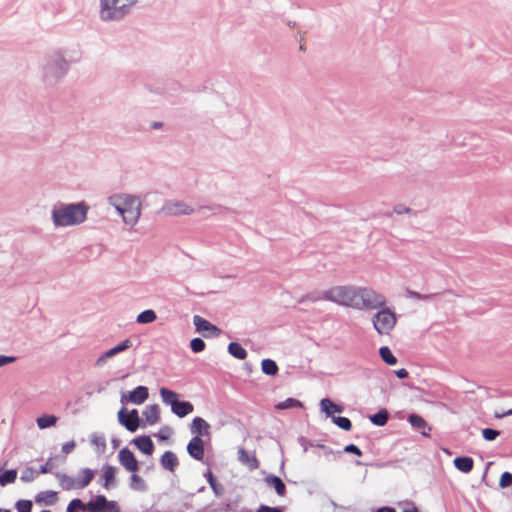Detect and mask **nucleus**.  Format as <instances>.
Returning <instances> with one entry per match:
<instances>
[{
  "label": "nucleus",
  "instance_id": "f03ea898",
  "mask_svg": "<svg viewBox=\"0 0 512 512\" xmlns=\"http://www.w3.org/2000/svg\"><path fill=\"white\" fill-rule=\"evenodd\" d=\"M109 203L122 216L127 225H135L141 215V202L138 198L128 194H118L109 197Z\"/></svg>",
  "mask_w": 512,
  "mask_h": 512
},
{
  "label": "nucleus",
  "instance_id": "79ce46f5",
  "mask_svg": "<svg viewBox=\"0 0 512 512\" xmlns=\"http://www.w3.org/2000/svg\"><path fill=\"white\" fill-rule=\"evenodd\" d=\"M15 508L17 512H31L32 502L29 500H19L17 501Z\"/></svg>",
  "mask_w": 512,
  "mask_h": 512
},
{
  "label": "nucleus",
  "instance_id": "72a5a7b5",
  "mask_svg": "<svg viewBox=\"0 0 512 512\" xmlns=\"http://www.w3.org/2000/svg\"><path fill=\"white\" fill-rule=\"evenodd\" d=\"M374 328L380 335H390L395 322H373Z\"/></svg>",
  "mask_w": 512,
  "mask_h": 512
},
{
  "label": "nucleus",
  "instance_id": "b1692460",
  "mask_svg": "<svg viewBox=\"0 0 512 512\" xmlns=\"http://www.w3.org/2000/svg\"><path fill=\"white\" fill-rule=\"evenodd\" d=\"M473 464V459L470 457H457L454 459L455 467L463 473H469L473 469Z\"/></svg>",
  "mask_w": 512,
  "mask_h": 512
},
{
  "label": "nucleus",
  "instance_id": "cd10ccee",
  "mask_svg": "<svg viewBox=\"0 0 512 512\" xmlns=\"http://www.w3.org/2000/svg\"><path fill=\"white\" fill-rule=\"evenodd\" d=\"M57 479L60 482V485L65 490H71V489H78L76 487V480L75 477H70L66 474L57 473L56 474Z\"/></svg>",
  "mask_w": 512,
  "mask_h": 512
},
{
  "label": "nucleus",
  "instance_id": "f704fd0d",
  "mask_svg": "<svg viewBox=\"0 0 512 512\" xmlns=\"http://www.w3.org/2000/svg\"><path fill=\"white\" fill-rule=\"evenodd\" d=\"M275 407L278 410L300 408V407H302V403L299 400H297V399L287 398L286 400L276 404Z\"/></svg>",
  "mask_w": 512,
  "mask_h": 512
},
{
  "label": "nucleus",
  "instance_id": "69168bd1",
  "mask_svg": "<svg viewBox=\"0 0 512 512\" xmlns=\"http://www.w3.org/2000/svg\"><path fill=\"white\" fill-rule=\"evenodd\" d=\"M0 512H11V511L8 509H0Z\"/></svg>",
  "mask_w": 512,
  "mask_h": 512
},
{
  "label": "nucleus",
  "instance_id": "de8ad7c7",
  "mask_svg": "<svg viewBox=\"0 0 512 512\" xmlns=\"http://www.w3.org/2000/svg\"><path fill=\"white\" fill-rule=\"evenodd\" d=\"M155 319H156V313L153 310L148 309V310H145L142 313H140L137 316L136 320H155Z\"/></svg>",
  "mask_w": 512,
  "mask_h": 512
},
{
  "label": "nucleus",
  "instance_id": "680f3d73",
  "mask_svg": "<svg viewBox=\"0 0 512 512\" xmlns=\"http://www.w3.org/2000/svg\"><path fill=\"white\" fill-rule=\"evenodd\" d=\"M160 126H161V124H160V123H157V122L153 123V128H158V127H160Z\"/></svg>",
  "mask_w": 512,
  "mask_h": 512
},
{
  "label": "nucleus",
  "instance_id": "c85d7f7f",
  "mask_svg": "<svg viewBox=\"0 0 512 512\" xmlns=\"http://www.w3.org/2000/svg\"><path fill=\"white\" fill-rule=\"evenodd\" d=\"M160 396L162 401L171 407L178 401V394L167 388L160 389Z\"/></svg>",
  "mask_w": 512,
  "mask_h": 512
},
{
  "label": "nucleus",
  "instance_id": "6e6d98bb",
  "mask_svg": "<svg viewBox=\"0 0 512 512\" xmlns=\"http://www.w3.org/2000/svg\"><path fill=\"white\" fill-rule=\"evenodd\" d=\"M403 512H419V510L413 503H407L403 508Z\"/></svg>",
  "mask_w": 512,
  "mask_h": 512
},
{
  "label": "nucleus",
  "instance_id": "c9c22d12",
  "mask_svg": "<svg viewBox=\"0 0 512 512\" xmlns=\"http://www.w3.org/2000/svg\"><path fill=\"white\" fill-rule=\"evenodd\" d=\"M379 354L386 364L395 365L397 363L396 357L393 355V353L388 347H381L379 350Z\"/></svg>",
  "mask_w": 512,
  "mask_h": 512
},
{
  "label": "nucleus",
  "instance_id": "a19ab883",
  "mask_svg": "<svg viewBox=\"0 0 512 512\" xmlns=\"http://www.w3.org/2000/svg\"><path fill=\"white\" fill-rule=\"evenodd\" d=\"M85 512L84 502L80 499H73L67 506L66 512Z\"/></svg>",
  "mask_w": 512,
  "mask_h": 512
},
{
  "label": "nucleus",
  "instance_id": "7c9ffc66",
  "mask_svg": "<svg viewBox=\"0 0 512 512\" xmlns=\"http://www.w3.org/2000/svg\"><path fill=\"white\" fill-rule=\"evenodd\" d=\"M261 370L266 375L274 376L278 372V366L275 361L271 359H264L261 362Z\"/></svg>",
  "mask_w": 512,
  "mask_h": 512
},
{
  "label": "nucleus",
  "instance_id": "7ed1b4c3",
  "mask_svg": "<svg viewBox=\"0 0 512 512\" xmlns=\"http://www.w3.org/2000/svg\"><path fill=\"white\" fill-rule=\"evenodd\" d=\"M89 207L81 202L78 204L60 205L52 212L53 222L56 226H73L86 220Z\"/></svg>",
  "mask_w": 512,
  "mask_h": 512
},
{
  "label": "nucleus",
  "instance_id": "dca6fc26",
  "mask_svg": "<svg viewBox=\"0 0 512 512\" xmlns=\"http://www.w3.org/2000/svg\"><path fill=\"white\" fill-rule=\"evenodd\" d=\"M134 445L144 454L151 455L154 450V445L150 437L140 436L133 440Z\"/></svg>",
  "mask_w": 512,
  "mask_h": 512
},
{
  "label": "nucleus",
  "instance_id": "338daca9",
  "mask_svg": "<svg viewBox=\"0 0 512 512\" xmlns=\"http://www.w3.org/2000/svg\"><path fill=\"white\" fill-rule=\"evenodd\" d=\"M41 512H51V511H49V510H44V511H41Z\"/></svg>",
  "mask_w": 512,
  "mask_h": 512
},
{
  "label": "nucleus",
  "instance_id": "a18cd8bd",
  "mask_svg": "<svg viewBox=\"0 0 512 512\" xmlns=\"http://www.w3.org/2000/svg\"><path fill=\"white\" fill-rule=\"evenodd\" d=\"M499 485L501 488H506V487L512 485V474L509 472H504L501 475Z\"/></svg>",
  "mask_w": 512,
  "mask_h": 512
},
{
  "label": "nucleus",
  "instance_id": "393cba45",
  "mask_svg": "<svg viewBox=\"0 0 512 512\" xmlns=\"http://www.w3.org/2000/svg\"><path fill=\"white\" fill-rule=\"evenodd\" d=\"M57 500V493L54 491H43L37 494L35 501L38 504L53 505Z\"/></svg>",
  "mask_w": 512,
  "mask_h": 512
},
{
  "label": "nucleus",
  "instance_id": "f8f14e48",
  "mask_svg": "<svg viewBox=\"0 0 512 512\" xmlns=\"http://www.w3.org/2000/svg\"><path fill=\"white\" fill-rule=\"evenodd\" d=\"M95 477V472L94 470L90 469V468H83L81 469L77 476H75V480H76V487L78 489H83L85 487H87L91 481L94 479Z\"/></svg>",
  "mask_w": 512,
  "mask_h": 512
},
{
  "label": "nucleus",
  "instance_id": "603ef678",
  "mask_svg": "<svg viewBox=\"0 0 512 512\" xmlns=\"http://www.w3.org/2000/svg\"><path fill=\"white\" fill-rule=\"evenodd\" d=\"M257 512H283V509L280 507H270L266 505H260Z\"/></svg>",
  "mask_w": 512,
  "mask_h": 512
},
{
  "label": "nucleus",
  "instance_id": "58836bf2",
  "mask_svg": "<svg viewBox=\"0 0 512 512\" xmlns=\"http://www.w3.org/2000/svg\"><path fill=\"white\" fill-rule=\"evenodd\" d=\"M332 422L345 431H349L352 427L351 421L346 417H332Z\"/></svg>",
  "mask_w": 512,
  "mask_h": 512
},
{
  "label": "nucleus",
  "instance_id": "4d7b16f0",
  "mask_svg": "<svg viewBox=\"0 0 512 512\" xmlns=\"http://www.w3.org/2000/svg\"><path fill=\"white\" fill-rule=\"evenodd\" d=\"M395 374L398 378H401V379L408 377V371L403 368L395 371Z\"/></svg>",
  "mask_w": 512,
  "mask_h": 512
},
{
  "label": "nucleus",
  "instance_id": "ddd939ff",
  "mask_svg": "<svg viewBox=\"0 0 512 512\" xmlns=\"http://www.w3.org/2000/svg\"><path fill=\"white\" fill-rule=\"evenodd\" d=\"M196 331L203 337L210 338L216 337L220 333V329L213 325L211 322H195Z\"/></svg>",
  "mask_w": 512,
  "mask_h": 512
},
{
  "label": "nucleus",
  "instance_id": "8fccbe9b",
  "mask_svg": "<svg viewBox=\"0 0 512 512\" xmlns=\"http://www.w3.org/2000/svg\"><path fill=\"white\" fill-rule=\"evenodd\" d=\"M75 447H76L75 441H73V440L69 441L62 445V452L65 454H69L75 449Z\"/></svg>",
  "mask_w": 512,
  "mask_h": 512
},
{
  "label": "nucleus",
  "instance_id": "f3484780",
  "mask_svg": "<svg viewBox=\"0 0 512 512\" xmlns=\"http://www.w3.org/2000/svg\"><path fill=\"white\" fill-rule=\"evenodd\" d=\"M160 464L163 468L169 470L170 472H174L179 463L176 455L173 452L166 451L161 456Z\"/></svg>",
  "mask_w": 512,
  "mask_h": 512
},
{
  "label": "nucleus",
  "instance_id": "412c9836",
  "mask_svg": "<svg viewBox=\"0 0 512 512\" xmlns=\"http://www.w3.org/2000/svg\"><path fill=\"white\" fill-rule=\"evenodd\" d=\"M58 422V417L52 414H43L36 418V424L39 429L44 430L54 427Z\"/></svg>",
  "mask_w": 512,
  "mask_h": 512
},
{
  "label": "nucleus",
  "instance_id": "6e6552de",
  "mask_svg": "<svg viewBox=\"0 0 512 512\" xmlns=\"http://www.w3.org/2000/svg\"><path fill=\"white\" fill-rule=\"evenodd\" d=\"M149 396L148 388L145 386H138L134 390L122 393L121 402H130L132 404L141 405Z\"/></svg>",
  "mask_w": 512,
  "mask_h": 512
},
{
  "label": "nucleus",
  "instance_id": "5fc2aeb1",
  "mask_svg": "<svg viewBox=\"0 0 512 512\" xmlns=\"http://www.w3.org/2000/svg\"><path fill=\"white\" fill-rule=\"evenodd\" d=\"M16 360L13 356H4L0 355V367L6 366L10 363H13Z\"/></svg>",
  "mask_w": 512,
  "mask_h": 512
},
{
  "label": "nucleus",
  "instance_id": "4be33fe9",
  "mask_svg": "<svg viewBox=\"0 0 512 512\" xmlns=\"http://www.w3.org/2000/svg\"><path fill=\"white\" fill-rule=\"evenodd\" d=\"M171 410L178 417H185L193 411V405L187 401H177L172 407Z\"/></svg>",
  "mask_w": 512,
  "mask_h": 512
},
{
  "label": "nucleus",
  "instance_id": "e2e57ef3",
  "mask_svg": "<svg viewBox=\"0 0 512 512\" xmlns=\"http://www.w3.org/2000/svg\"><path fill=\"white\" fill-rule=\"evenodd\" d=\"M395 211H396L397 213H402V211H403V208H400V209H396Z\"/></svg>",
  "mask_w": 512,
  "mask_h": 512
},
{
  "label": "nucleus",
  "instance_id": "13d9d810",
  "mask_svg": "<svg viewBox=\"0 0 512 512\" xmlns=\"http://www.w3.org/2000/svg\"><path fill=\"white\" fill-rule=\"evenodd\" d=\"M506 416H512V408L506 412H503V413H496L495 414V417L496 418H503V417H506Z\"/></svg>",
  "mask_w": 512,
  "mask_h": 512
},
{
  "label": "nucleus",
  "instance_id": "9d476101",
  "mask_svg": "<svg viewBox=\"0 0 512 512\" xmlns=\"http://www.w3.org/2000/svg\"><path fill=\"white\" fill-rule=\"evenodd\" d=\"M187 451L196 460L204 457V442L199 436L193 437L187 445Z\"/></svg>",
  "mask_w": 512,
  "mask_h": 512
},
{
  "label": "nucleus",
  "instance_id": "0e129e2a",
  "mask_svg": "<svg viewBox=\"0 0 512 512\" xmlns=\"http://www.w3.org/2000/svg\"><path fill=\"white\" fill-rule=\"evenodd\" d=\"M395 211H396L397 213H402V211H403V208H400V209H396Z\"/></svg>",
  "mask_w": 512,
  "mask_h": 512
},
{
  "label": "nucleus",
  "instance_id": "37998d69",
  "mask_svg": "<svg viewBox=\"0 0 512 512\" xmlns=\"http://www.w3.org/2000/svg\"><path fill=\"white\" fill-rule=\"evenodd\" d=\"M190 347L193 352L199 353L205 349V342L201 338H194L190 342Z\"/></svg>",
  "mask_w": 512,
  "mask_h": 512
},
{
  "label": "nucleus",
  "instance_id": "2eb2a0df",
  "mask_svg": "<svg viewBox=\"0 0 512 512\" xmlns=\"http://www.w3.org/2000/svg\"><path fill=\"white\" fill-rule=\"evenodd\" d=\"M143 417L147 424L154 425L160 419V409L156 404L148 405L143 411Z\"/></svg>",
  "mask_w": 512,
  "mask_h": 512
},
{
  "label": "nucleus",
  "instance_id": "423d86ee",
  "mask_svg": "<svg viewBox=\"0 0 512 512\" xmlns=\"http://www.w3.org/2000/svg\"><path fill=\"white\" fill-rule=\"evenodd\" d=\"M131 346L132 342L129 339L120 342L116 346L110 348L109 350L99 355L95 360V366L98 368L104 367L107 364L108 360L112 359L121 352L129 349Z\"/></svg>",
  "mask_w": 512,
  "mask_h": 512
},
{
  "label": "nucleus",
  "instance_id": "ea45409f",
  "mask_svg": "<svg viewBox=\"0 0 512 512\" xmlns=\"http://www.w3.org/2000/svg\"><path fill=\"white\" fill-rule=\"evenodd\" d=\"M38 476L37 471L32 467H27L23 470L21 474V480L23 482H32Z\"/></svg>",
  "mask_w": 512,
  "mask_h": 512
},
{
  "label": "nucleus",
  "instance_id": "9b49d317",
  "mask_svg": "<svg viewBox=\"0 0 512 512\" xmlns=\"http://www.w3.org/2000/svg\"><path fill=\"white\" fill-rule=\"evenodd\" d=\"M101 472L104 488L110 489L116 482L117 468L106 464L102 466Z\"/></svg>",
  "mask_w": 512,
  "mask_h": 512
},
{
  "label": "nucleus",
  "instance_id": "2f4dec72",
  "mask_svg": "<svg viewBox=\"0 0 512 512\" xmlns=\"http://www.w3.org/2000/svg\"><path fill=\"white\" fill-rule=\"evenodd\" d=\"M228 351L233 357L239 360H243L247 356L246 350L236 342H232L229 344Z\"/></svg>",
  "mask_w": 512,
  "mask_h": 512
},
{
  "label": "nucleus",
  "instance_id": "bb28decb",
  "mask_svg": "<svg viewBox=\"0 0 512 512\" xmlns=\"http://www.w3.org/2000/svg\"><path fill=\"white\" fill-rule=\"evenodd\" d=\"M129 487L132 490L144 492L147 490V484L145 480L135 473H132L130 477Z\"/></svg>",
  "mask_w": 512,
  "mask_h": 512
},
{
  "label": "nucleus",
  "instance_id": "864d4df0",
  "mask_svg": "<svg viewBox=\"0 0 512 512\" xmlns=\"http://www.w3.org/2000/svg\"><path fill=\"white\" fill-rule=\"evenodd\" d=\"M407 295L410 298L418 299V300H427L430 298V295H421L418 292H414L411 290H407Z\"/></svg>",
  "mask_w": 512,
  "mask_h": 512
},
{
  "label": "nucleus",
  "instance_id": "052dcab7",
  "mask_svg": "<svg viewBox=\"0 0 512 512\" xmlns=\"http://www.w3.org/2000/svg\"><path fill=\"white\" fill-rule=\"evenodd\" d=\"M193 320L198 321V320H204V319L202 317L196 315V316H194Z\"/></svg>",
  "mask_w": 512,
  "mask_h": 512
},
{
  "label": "nucleus",
  "instance_id": "49530a36",
  "mask_svg": "<svg viewBox=\"0 0 512 512\" xmlns=\"http://www.w3.org/2000/svg\"><path fill=\"white\" fill-rule=\"evenodd\" d=\"M172 433H173V431L170 427L164 426V427H161V429L157 433V437L160 440L164 441V440H167L172 435Z\"/></svg>",
  "mask_w": 512,
  "mask_h": 512
},
{
  "label": "nucleus",
  "instance_id": "e433bc0d",
  "mask_svg": "<svg viewBox=\"0 0 512 512\" xmlns=\"http://www.w3.org/2000/svg\"><path fill=\"white\" fill-rule=\"evenodd\" d=\"M388 420V413L386 410H381L378 413L370 416V421L377 425V426H383L387 423Z\"/></svg>",
  "mask_w": 512,
  "mask_h": 512
},
{
  "label": "nucleus",
  "instance_id": "4468645a",
  "mask_svg": "<svg viewBox=\"0 0 512 512\" xmlns=\"http://www.w3.org/2000/svg\"><path fill=\"white\" fill-rule=\"evenodd\" d=\"M320 410L323 412L327 417H335V413H342L343 407L334 403L328 398H324L320 401Z\"/></svg>",
  "mask_w": 512,
  "mask_h": 512
},
{
  "label": "nucleus",
  "instance_id": "a211bd4d",
  "mask_svg": "<svg viewBox=\"0 0 512 512\" xmlns=\"http://www.w3.org/2000/svg\"><path fill=\"white\" fill-rule=\"evenodd\" d=\"M210 425L200 417H195L192 421L191 431L196 434V436L200 435H208L209 434Z\"/></svg>",
  "mask_w": 512,
  "mask_h": 512
},
{
  "label": "nucleus",
  "instance_id": "5701e85b",
  "mask_svg": "<svg viewBox=\"0 0 512 512\" xmlns=\"http://www.w3.org/2000/svg\"><path fill=\"white\" fill-rule=\"evenodd\" d=\"M90 442L93 445L97 454H102L106 450V439L100 433H93L90 435Z\"/></svg>",
  "mask_w": 512,
  "mask_h": 512
},
{
  "label": "nucleus",
  "instance_id": "c756f323",
  "mask_svg": "<svg viewBox=\"0 0 512 512\" xmlns=\"http://www.w3.org/2000/svg\"><path fill=\"white\" fill-rule=\"evenodd\" d=\"M409 423L414 427V428H417V429H421L422 430V435L424 436H428L429 433L425 431V429L427 428V422L419 415H416V414H412L409 416Z\"/></svg>",
  "mask_w": 512,
  "mask_h": 512
},
{
  "label": "nucleus",
  "instance_id": "6ab92c4d",
  "mask_svg": "<svg viewBox=\"0 0 512 512\" xmlns=\"http://www.w3.org/2000/svg\"><path fill=\"white\" fill-rule=\"evenodd\" d=\"M265 482L268 486L272 487L279 496H284L286 493V486L284 482L277 476L268 475L265 478Z\"/></svg>",
  "mask_w": 512,
  "mask_h": 512
},
{
  "label": "nucleus",
  "instance_id": "473e14b6",
  "mask_svg": "<svg viewBox=\"0 0 512 512\" xmlns=\"http://www.w3.org/2000/svg\"><path fill=\"white\" fill-rule=\"evenodd\" d=\"M17 479V471L16 470H6L0 473V486L5 487L8 484H12Z\"/></svg>",
  "mask_w": 512,
  "mask_h": 512
},
{
  "label": "nucleus",
  "instance_id": "4c0bfd02",
  "mask_svg": "<svg viewBox=\"0 0 512 512\" xmlns=\"http://www.w3.org/2000/svg\"><path fill=\"white\" fill-rule=\"evenodd\" d=\"M206 478L213 490V492L217 495V496H220L223 494V491H224V488L222 485L218 484L215 479H214V476L213 474L209 471L207 474H206Z\"/></svg>",
  "mask_w": 512,
  "mask_h": 512
},
{
  "label": "nucleus",
  "instance_id": "c03bdc74",
  "mask_svg": "<svg viewBox=\"0 0 512 512\" xmlns=\"http://www.w3.org/2000/svg\"><path fill=\"white\" fill-rule=\"evenodd\" d=\"M500 435L498 430L485 428L482 430V436L486 441H493Z\"/></svg>",
  "mask_w": 512,
  "mask_h": 512
},
{
  "label": "nucleus",
  "instance_id": "bf43d9fd",
  "mask_svg": "<svg viewBox=\"0 0 512 512\" xmlns=\"http://www.w3.org/2000/svg\"><path fill=\"white\" fill-rule=\"evenodd\" d=\"M376 512H395V510L389 507H382L378 509Z\"/></svg>",
  "mask_w": 512,
  "mask_h": 512
},
{
  "label": "nucleus",
  "instance_id": "f257e3e1",
  "mask_svg": "<svg viewBox=\"0 0 512 512\" xmlns=\"http://www.w3.org/2000/svg\"><path fill=\"white\" fill-rule=\"evenodd\" d=\"M325 298L339 305L357 310L380 309L374 320H396L395 313L385 307L384 295L368 287L335 286L325 292Z\"/></svg>",
  "mask_w": 512,
  "mask_h": 512
},
{
  "label": "nucleus",
  "instance_id": "20e7f679",
  "mask_svg": "<svg viewBox=\"0 0 512 512\" xmlns=\"http://www.w3.org/2000/svg\"><path fill=\"white\" fill-rule=\"evenodd\" d=\"M136 0H101L100 17L104 21L118 20L127 14Z\"/></svg>",
  "mask_w": 512,
  "mask_h": 512
},
{
  "label": "nucleus",
  "instance_id": "1a4fd4ad",
  "mask_svg": "<svg viewBox=\"0 0 512 512\" xmlns=\"http://www.w3.org/2000/svg\"><path fill=\"white\" fill-rule=\"evenodd\" d=\"M118 461L121 466L130 473H135L139 469L138 460L128 448H122L118 452Z\"/></svg>",
  "mask_w": 512,
  "mask_h": 512
},
{
  "label": "nucleus",
  "instance_id": "0eeeda50",
  "mask_svg": "<svg viewBox=\"0 0 512 512\" xmlns=\"http://www.w3.org/2000/svg\"><path fill=\"white\" fill-rule=\"evenodd\" d=\"M118 421L130 432H135L140 426V419L136 409L131 411H127L126 408L120 409L118 412Z\"/></svg>",
  "mask_w": 512,
  "mask_h": 512
},
{
  "label": "nucleus",
  "instance_id": "09e8293b",
  "mask_svg": "<svg viewBox=\"0 0 512 512\" xmlns=\"http://www.w3.org/2000/svg\"><path fill=\"white\" fill-rule=\"evenodd\" d=\"M54 468L53 460L50 458L48 461L40 467V473L46 474L52 471Z\"/></svg>",
  "mask_w": 512,
  "mask_h": 512
},
{
  "label": "nucleus",
  "instance_id": "39448f33",
  "mask_svg": "<svg viewBox=\"0 0 512 512\" xmlns=\"http://www.w3.org/2000/svg\"><path fill=\"white\" fill-rule=\"evenodd\" d=\"M85 512H119L117 503L108 501L105 496L97 495L89 502L84 503Z\"/></svg>",
  "mask_w": 512,
  "mask_h": 512
},
{
  "label": "nucleus",
  "instance_id": "aec40b11",
  "mask_svg": "<svg viewBox=\"0 0 512 512\" xmlns=\"http://www.w3.org/2000/svg\"><path fill=\"white\" fill-rule=\"evenodd\" d=\"M168 213L173 215H187L193 212V209L182 202L170 203L166 206Z\"/></svg>",
  "mask_w": 512,
  "mask_h": 512
},
{
  "label": "nucleus",
  "instance_id": "a878e982",
  "mask_svg": "<svg viewBox=\"0 0 512 512\" xmlns=\"http://www.w3.org/2000/svg\"><path fill=\"white\" fill-rule=\"evenodd\" d=\"M238 460L247 465L250 469H256L258 467V461L254 456H250L244 449H239Z\"/></svg>",
  "mask_w": 512,
  "mask_h": 512
},
{
  "label": "nucleus",
  "instance_id": "3c124183",
  "mask_svg": "<svg viewBox=\"0 0 512 512\" xmlns=\"http://www.w3.org/2000/svg\"><path fill=\"white\" fill-rule=\"evenodd\" d=\"M344 451L348 452V453H353V454H355L357 456H361L362 455L361 450L356 445H354V444H349V445L345 446Z\"/></svg>",
  "mask_w": 512,
  "mask_h": 512
}]
</instances>
